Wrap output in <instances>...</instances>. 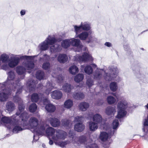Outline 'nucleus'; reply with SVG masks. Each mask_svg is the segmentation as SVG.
I'll list each match as a JSON object with an SVG mask.
<instances>
[{
  "mask_svg": "<svg viewBox=\"0 0 148 148\" xmlns=\"http://www.w3.org/2000/svg\"><path fill=\"white\" fill-rule=\"evenodd\" d=\"M29 117V115L25 112H21L20 115V118L25 124V128L30 129L33 133L38 135L44 134L45 133V130L48 128L49 125L44 122H41L38 124V120L34 117H31L29 121L27 122Z\"/></svg>",
  "mask_w": 148,
  "mask_h": 148,
  "instance_id": "obj_1",
  "label": "nucleus"
},
{
  "mask_svg": "<svg viewBox=\"0 0 148 148\" xmlns=\"http://www.w3.org/2000/svg\"><path fill=\"white\" fill-rule=\"evenodd\" d=\"M9 56L4 53L0 56V69L5 71L9 69V67L13 68L19 64L20 59H29L31 57L29 56H21L20 55H14L12 54Z\"/></svg>",
  "mask_w": 148,
  "mask_h": 148,
  "instance_id": "obj_2",
  "label": "nucleus"
},
{
  "mask_svg": "<svg viewBox=\"0 0 148 148\" xmlns=\"http://www.w3.org/2000/svg\"><path fill=\"white\" fill-rule=\"evenodd\" d=\"M8 77L7 80L6 82L2 83L4 84V85H5L6 84H10L11 83L12 86V88L14 90L13 87H14V89H16L17 91L16 92V96H14L16 97V99H18V97L19 98L18 96V95L20 94L22 91V88H24L25 90L27 91L28 90L29 92H31L34 90L35 87V84L33 81L30 80L27 82L26 84V87H22L21 85V84L19 82V80L17 79L15 81V84L14 82V78L15 75L13 71H11L9 72L8 73Z\"/></svg>",
  "mask_w": 148,
  "mask_h": 148,
  "instance_id": "obj_3",
  "label": "nucleus"
},
{
  "mask_svg": "<svg viewBox=\"0 0 148 148\" xmlns=\"http://www.w3.org/2000/svg\"><path fill=\"white\" fill-rule=\"evenodd\" d=\"M16 97H14L13 100L15 102H18V103L19 111L16 112V114L11 117L5 116L2 118L1 121L3 125L9 130H11L13 127V124L14 121L13 118L14 119L19 118V115L23 111L25 108V106L22 103V101L20 98L18 97V99H16Z\"/></svg>",
  "mask_w": 148,
  "mask_h": 148,
  "instance_id": "obj_4",
  "label": "nucleus"
},
{
  "mask_svg": "<svg viewBox=\"0 0 148 148\" xmlns=\"http://www.w3.org/2000/svg\"><path fill=\"white\" fill-rule=\"evenodd\" d=\"M57 40L54 35H49L45 41L41 43L39 45V49L42 51H45L49 48V45H51L50 48L51 53L60 51L61 46L57 43Z\"/></svg>",
  "mask_w": 148,
  "mask_h": 148,
  "instance_id": "obj_5",
  "label": "nucleus"
},
{
  "mask_svg": "<svg viewBox=\"0 0 148 148\" xmlns=\"http://www.w3.org/2000/svg\"><path fill=\"white\" fill-rule=\"evenodd\" d=\"M45 133L49 138V143L50 145L53 144V142L51 139L55 143V142H57L60 139L64 138L66 135V132L64 131L60 130L55 131L53 128L49 126L45 130Z\"/></svg>",
  "mask_w": 148,
  "mask_h": 148,
  "instance_id": "obj_6",
  "label": "nucleus"
},
{
  "mask_svg": "<svg viewBox=\"0 0 148 148\" xmlns=\"http://www.w3.org/2000/svg\"><path fill=\"white\" fill-rule=\"evenodd\" d=\"M69 133L70 137L72 138L71 142L73 143H76L78 145L83 144L85 145L86 148H97V144L93 143L91 141L90 142L89 140H86L85 136H82L78 138L75 136L72 131H70Z\"/></svg>",
  "mask_w": 148,
  "mask_h": 148,
  "instance_id": "obj_7",
  "label": "nucleus"
},
{
  "mask_svg": "<svg viewBox=\"0 0 148 148\" xmlns=\"http://www.w3.org/2000/svg\"><path fill=\"white\" fill-rule=\"evenodd\" d=\"M31 58L29 59H22L25 61L23 63V65L25 68L21 66H18L16 68V71L19 75L23 74L25 72V69L31 70L34 67V64L33 62V58L34 56H30Z\"/></svg>",
  "mask_w": 148,
  "mask_h": 148,
  "instance_id": "obj_8",
  "label": "nucleus"
},
{
  "mask_svg": "<svg viewBox=\"0 0 148 148\" xmlns=\"http://www.w3.org/2000/svg\"><path fill=\"white\" fill-rule=\"evenodd\" d=\"M129 104L125 100H122L118 103V113L116 118L120 119L123 117L127 114L126 110L129 107Z\"/></svg>",
  "mask_w": 148,
  "mask_h": 148,
  "instance_id": "obj_9",
  "label": "nucleus"
},
{
  "mask_svg": "<svg viewBox=\"0 0 148 148\" xmlns=\"http://www.w3.org/2000/svg\"><path fill=\"white\" fill-rule=\"evenodd\" d=\"M19 116V118H17L16 119H14V117H13L14 121L12 127H14V128L12 131L14 133H17L20 131L27 129V128H25V126L24 123L20 118V115Z\"/></svg>",
  "mask_w": 148,
  "mask_h": 148,
  "instance_id": "obj_10",
  "label": "nucleus"
},
{
  "mask_svg": "<svg viewBox=\"0 0 148 148\" xmlns=\"http://www.w3.org/2000/svg\"><path fill=\"white\" fill-rule=\"evenodd\" d=\"M84 50L86 52L83 53L82 56H79L78 54H77L74 56V60L76 61H78L79 62H86L88 60H92L93 58L90 54L89 52L88 51L87 48L84 47Z\"/></svg>",
  "mask_w": 148,
  "mask_h": 148,
  "instance_id": "obj_11",
  "label": "nucleus"
},
{
  "mask_svg": "<svg viewBox=\"0 0 148 148\" xmlns=\"http://www.w3.org/2000/svg\"><path fill=\"white\" fill-rule=\"evenodd\" d=\"M104 130H106V132H102L101 133L99 138L103 141H106L108 139L110 138L112 135V132L111 128L108 125L105 124L101 126Z\"/></svg>",
  "mask_w": 148,
  "mask_h": 148,
  "instance_id": "obj_12",
  "label": "nucleus"
},
{
  "mask_svg": "<svg viewBox=\"0 0 148 148\" xmlns=\"http://www.w3.org/2000/svg\"><path fill=\"white\" fill-rule=\"evenodd\" d=\"M110 71L112 72V74L110 75H108V74H106L104 75L105 79L108 80H114L117 82L120 81L121 80V78L116 74L118 73L117 67L114 66H111L109 68Z\"/></svg>",
  "mask_w": 148,
  "mask_h": 148,
  "instance_id": "obj_13",
  "label": "nucleus"
},
{
  "mask_svg": "<svg viewBox=\"0 0 148 148\" xmlns=\"http://www.w3.org/2000/svg\"><path fill=\"white\" fill-rule=\"evenodd\" d=\"M0 90H2V92H0V101H6L12 94L10 89H6V86L3 84L0 83Z\"/></svg>",
  "mask_w": 148,
  "mask_h": 148,
  "instance_id": "obj_14",
  "label": "nucleus"
},
{
  "mask_svg": "<svg viewBox=\"0 0 148 148\" xmlns=\"http://www.w3.org/2000/svg\"><path fill=\"white\" fill-rule=\"evenodd\" d=\"M71 45L75 48V51L80 52L83 47L80 40L79 39H75L74 38L70 39Z\"/></svg>",
  "mask_w": 148,
  "mask_h": 148,
  "instance_id": "obj_15",
  "label": "nucleus"
},
{
  "mask_svg": "<svg viewBox=\"0 0 148 148\" xmlns=\"http://www.w3.org/2000/svg\"><path fill=\"white\" fill-rule=\"evenodd\" d=\"M45 106L46 110L48 112H53L56 110V107L53 105L49 103V100L47 99H45L43 101H40V104L42 106V104Z\"/></svg>",
  "mask_w": 148,
  "mask_h": 148,
  "instance_id": "obj_16",
  "label": "nucleus"
},
{
  "mask_svg": "<svg viewBox=\"0 0 148 148\" xmlns=\"http://www.w3.org/2000/svg\"><path fill=\"white\" fill-rule=\"evenodd\" d=\"M105 73V71L102 69H97L94 73V79L98 80L102 77L103 74Z\"/></svg>",
  "mask_w": 148,
  "mask_h": 148,
  "instance_id": "obj_17",
  "label": "nucleus"
},
{
  "mask_svg": "<svg viewBox=\"0 0 148 148\" xmlns=\"http://www.w3.org/2000/svg\"><path fill=\"white\" fill-rule=\"evenodd\" d=\"M51 95L52 98L56 99H60L62 96V92L58 90H55L51 92Z\"/></svg>",
  "mask_w": 148,
  "mask_h": 148,
  "instance_id": "obj_18",
  "label": "nucleus"
},
{
  "mask_svg": "<svg viewBox=\"0 0 148 148\" xmlns=\"http://www.w3.org/2000/svg\"><path fill=\"white\" fill-rule=\"evenodd\" d=\"M92 119L93 121L95 122L98 124H100L101 127L103 126V125H101L102 123L103 122L102 120V117L99 114H97L94 115L93 116ZM104 125V124L103 125Z\"/></svg>",
  "mask_w": 148,
  "mask_h": 148,
  "instance_id": "obj_19",
  "label": "nucleus"
},
{
  "mask_svg": "<svg viewBox=\"0 0 148 148\" xmlns=\"http://www.w3.org/2000/svg\"><path fill=\"white\" fill-rule=\"evenodd\" d=\"M51 125L53 127H56L60 125V122L58 119L53 117L48 119Z\"/></svg>",
  "mask_w": 148,
  "mask_h": 148,
  "instance_id": "obj_20",
  "label": "nucleus"
},
{
  "mask_svg": "<svg viewBox=\"0 0 148 148\" xmlns=\"http://www.w3.org/2000/svg\"><path fill=\"white\" fill-rule=\"evenodd\" d=\"M6 109L9 112L12 111L15 109L14 104L10 101L7 102L6 105Z\"/></svg>",
  "mask_w": 148,
  "mask_h": 148,
  "instance_id": "obj_21",
  "label": "nucleus"
},
{
  "mask_svg": "<svg viewBox=\"0 0 148 148\" xmlns=\"http://www.w3.org/2000/svg\"><path fill=\"white\" fill-rule=\"evenodd\" d=\"M47 89L46 90L45 93L47 94L48 95L50 92L53 88H56L57 87L56 86L55 84L52 82H51L50 83H47L46 85Z\"/></svg>",
  "mask_w": 148,
  "mask_h": 148,
  "instance_id": "obj_22",
  "label": "nucleus"
},
{
  "mask_svg": "<svg viewBox=\"0 0 148 148\" xmlns=\"http://www.w3.org/2000/svg\"><path fill=\"white\" fill-rule=\"evenodd\" d=\"M88 124L89 129L91 131L94 132L98 128V124L95 122L90 121L89 122Z\"/></svg>",
  "mask_w": 148,
  "mask_h": 148,
  "instance_id": "obj_23",
  "label": "nucleus"
},
{
  "mask_svg": "<svg viewBox=\"0 0 148 148\" xmlns=\"http://www.w3.org/2000/svg\"><path fill=\"white\" fill-rule=\"evenodd\" d=\"M85 127V126L82 123H76L75 125L74 129L76 131L78 132H81L83 130Z\"/></svg>",
  "mask_w": 148,
  "mask_h": 148,
  "instance_id": "obj_24",
  "label": "nucleus"
},
{
  "mask_svg": "<svg viewBox=\"0 0 148 148\" xmlns=\"http://www.w3.org/2000/svg\"><path fill=\"white\" fill-rule=\"evenodd\" d=\"M88 33L87 32L84 31L82 32L78 35H75L76 38H78L81 40H85L88 38Z\"/></svg>",
  "mask_w": 148,
  "mask_h": 148,
  "instance_id": "obj_25",
  "label": "nucleus"
},
{
  "mask_svg": "<svg viewBox=\"0 0 148 148\" xmlns=\"http://www.w3.org/2000/svg\"><path fill=\"white\" fill-rule=\"evenodd\" d=\"M68 60L67 55L64 54H60L58 58V61L61 63L66 62Z\"/></svg>",
  "mask_w": 148,
  "mask_h": 148,
  "instance_id": "obj_26",
  "label": "nucleus"
},
{
  "mask_svg": "<svg viewBox=\"0 0 148 148\" xmlns=\"http://www.w3.org/2000/svg\"><path fill=\"white\" fill-rule=\"evenodd\" d=\"M116 108L115 107H107L106 111V114L108 115H114L116 112Z\"/></svg>",
  "mask_w": 148,
  "mask_h": 148,
  "instance_id": "obj_27",
  "label": "nucleus"
},
{
  "mask_svg": "<svg viewBox=\"0 0 148 148\" xmlns=\"http://www.w3.org/2000/svg\"><path fill=\"white\" fill-rule=\"evenodd\" d=\"M69 71L71 74L75 75L78 72L79 70L78 68L76 66L73 65L69 68Z\"/></svg>",
  "mask_w": 148,
  "mask_h": 148,
  "instance_id": "obj_28",
  "label": "nucleus"
},
{
  "mask_svg": "<svg viewBox=\"0 0 148 148\" xmlns=\"http://www.w3.org/2000/svg\"><path fill=\"white\" fill-rule=\"evenodd\" d=\"M72 87L69 84L66 83L63 85L62 90L66 92H69L71 91Z\"/></svg>",
  "mask_w": 148,
  "mask_h": 148,
  "instance_id": "obj_29",
  "label": "nucleus"
},
{
  "mask_svg": "<svg viewBox=\"0 0 148 148\" xmlns=\"http://www.w3.org/2000/svg\"><path fill=\"white\" fill-rule=\"evenodd\" d=\"M81 25L82 29L84 30L88 31L90 29V25L89 23L88 22H82Z\"/></svg>",
  "mask_w": 148,
  "mask_h": 148,
  "instance_id": "obj_30",
  "label": "nucleus"
},
{
  "mask_svg": "<svg viewBox=\"0 0 148 148\" xmlns=\"http://www.w3.org/2000/svg\"><path fill=\"white\" fill-rule=\"evenodd\" d=\"M84 78V75L82 74L79 73L75 77L74 80L76 82L79 83L82 81Z\"/></svg>",
  "mask_w": 148,
  "mask_h": 148,
  "instance_id": "obj_31",
  "label": "nucleus"
},
{
  "mask_svg": "<svg viewBox=\"0 0 148 148\" xmlns=\"http://www.w3.org/2000/svg\"><path fill=\"white\" fill-rule=\"evenodd\" d=\"M89 107L88 103L86 102H82L81 103L79 106L80 109L82 111H85Z\"/></svg>",
  "mask_w": 148,
  "mask_h": 148,
  "instance_id": "obj_32",
  "label": "nucleus"
},
{
  "mask_svg": "<svg viewBox=\"0 0 148 148\" xmlns=\"http://www.w3.org/2000/svg\"><path fill=\"white\" fill-rule=\"evenodd\" d=\"M70 39H66L63 40L62 42V46L64 48H66L71 45Z\"/></svg>",
  "mask_w": 148,
  "mask_h": 148,
  "instance_id": "obj_33",
  "label": "nucleus"
},
{
  "mask_svg": "<svg viewBox=\"0 0 148 148\" xmlns=\"http://www.w3.org/2000/svg\"><path fill=\"white\" fill-rule=\"evenodd\" d=\"M73 104V102L70 99H68L66 100L64 103V107L69 109L71 108Z\"/></svg>",
  "mask_w": 148,
  "mask_h": 148,
  "instance_id": "obj_34",
  "label": "nucleus"
},
{
  "mask_svg": "<svg viewBox=\"0 0 148 148\" xmlns=\"http://www.w3.org/2000/svg\"><path fill=\"white\" fill-rule=\"evenodd\" d=\"M44 72L42 71L39 70L36 73V76L37 79L41 80L44 78Z\"/></svg>",
  "mask_w": 148,
  "mask_h": 148,
  "instance_id": "obj_35",
  "label": "nucleus"
},
{
  "mask_svg": "<svg viewBox=\"0 0 148 148\" xmlns=\"http://www.w3.org/2000/svg\"><path fill=\"white\" fill-rule=\"evenodd\" d=\"M73 97L75 99H81L84 97V95L83 93L81 92H79L74 94Z\"/></svg>",
  "mask_w": 148,
  "mask_h": 148,
  "instance_id": "obj_36",
  "label": "nucleus"
},
{
  "mask_svg": "<svg viewBox=\"0 0 148 148\" xmlns=\"http://www.w3.org/2000/svg\"><path fill=\"white\" fill-rule=\"evenodd\" d=\"M110 88L111 91H115L118 88L116 83L114 82H111L110 85Z\"/></svg>",
  "mask_w": 148,
  "mask_h": 148,
  "instance_id": "obj_37",
  "label": "nucleus"
},
{
  "mask_svg": "<svg viewBox=\"0 0 148 148\" xmlns=\"http://www.w3.org/2000/svg\"><path fill=\"white\" fill-rule=\"evenodd\" d=\"M84 71L88 75H90L92 73L93 69L90 66L88 65L85 68Z\"/></svg>",
  "mask_w": 148,
  "mask_h": 148,
  "instance_id": "obj_38",
  "label": "nucleus"
},
{
  "mask_svg": "<svg viewBox=\"0 0 148 148\" xmlns=\"http://www.w3.org/2000/svg\"><path fill=\"white\" fill-rule=\"evenodd\" d=\"M66 135L65 136V138L63 139H60L58 141H57V142H55V144L56 145H57L60 147H64L66 145L67 143L68 142H60V140H61L62 139H64L65 138L66 136Z\"/></svg>",
  "mask_w": 148,
  "mask_h": 148,
  "instance_id": "obj_39",
  "label": "nucleus"
},
{
  "mask_svg": "<svg viewBox=\"0 0 148 148\" xmlns=\"http://www.w3.org/2000/svg\"><path fill=\"white\" fill-rule=\"evenodd\" d=\"M87 42L88 43H91L95 44L98 42V40L97 38L92 37L88 38Z\"/></svg>",
  "mask_w": 148,
  "mask_h": 148,
  "instance_id": "obj_40",
  "label": "nucleus"
},
{
  "mask_svg": "<svg viewBox=\"0 0 148 148\" xmlns=\"http://www.w3.org/2000/svg\"><path fill=\"white\" fill-rule=\"evenodd\" d=\"M37 106L36 104L35 103H33L29 107V110L31 112H34L37 110Z\"/></svg>",
  "mask_w": 148,
  "mask_h": 148,
  "instance_id": "obj_41",
  "label": "nucleus"
},
{
  "mask_svg": "<svg viewBox=\"0 0 148 148\" xmlns=\"http://www.w3.org/2000/svg\"><path fill=\"white\" fill-rule=\"evenodd\" d=\"M75 32L76 33L75 35H78L81 32L82 29L81 25L79 26L75 25L74 26Z\"/></svg>",
  "mask_w": 148,
  "mask_h": 148,
  "instance_id": "obj_42",
  "label": "nucleus"
},
{
  "mask_svg": "<svg viewBox=\"0 0 148 148\" xmlns=\"http://www.w3.org/2000/svg\"><path fill=\"white\" fill-rule=\"evenodd\" d=\"M107 100L108 103L110 104L114 103L116 101L115 98L112 96L108 97L107 98Z\"/></svg>",
  "mask_w": 148,
  "mask_h": 148,
  "instance_id": "obj_43",
  "label": "nucleus"
},
{
  "mask_svg": "<svg viewBox=\"0 0 148 148\" xmlns=\"http://www.w3.org/2000/svg\"><path fill=\"white\" fill-rule=\"evenodd\" d=\"M84 117L82 116H77L75 117L74 121L75 123H82L81 122L84 119Z\"/></svg>",
  "mask_w": 148,
  "mask_h": 148,
  "instance_id": "obj_44",
  "label": "nucleus"
},
{
  "mask_svg": "<svg viewBox=\"0 0 148 148\" xmlns=\"http://www.w3.org/2000/svg\"><path fill=\"white\" fill-rule=\"evenodd\" d=\"M119 125V121L118 119H115L113 121L112 124V128L113 129H117Z\"/></svg>",
  "mask_w": 148,
  "mask_h": 148,
  "instance_id": "obj_45",
  "label": "nucleus"
},
{
  "mask_svg": "<svg viewBox=\"0 0 148 148\" xmlns=\"http://www.w3.org/2000/svg\"><path fill=\"white\" fill-rule=\"evenodd\" d=\"M39 99L38 95L36 93L33 94L31 97V100L32 101L36 102Z\"/></svg>",
  "mask_w": 148,
  "mask_h": 148,
  "instance_id": "obj_46",
  "label": "nucleus"
},
{
  "mask_svg": "<svg viewBox=\"0 0 148 148\" xmlns=\"http://www.w3.org/2000/svg\"><path fill=\"white\" fill-rule=\"evenodd\" d=\"M42 67L43 69L47 70L49 69L50 67V64L49 62L44 63L42 64Z\"/></svg>",
  "mask_w": 148,
  "mask_h": 148,
  "instance_id": "obj_47",
  "label": "nucleus"
},
{
  "mask_svg": "<svg viewBox=\"0 0 148 148\" xmlns=\"http://www.w3.org/2000/svg\"><path fill=\"white\" fill-rule=\"evenodd\" d=\"M87 85L89 87L93 85V81L91 79H88L86 82Z\"/></svg>",
  "mask_w": 148,
  "mask_h": 148,
  "instance_id": "obj_48",
  "label": "nucleus"
},
{
  "mask_svg": "<svg viewBox=\"0 0 148 148\" xmlns=\"http://www.w3.org/2000/svg\"><path fill=\"white\" fill-rule=\"evenodd\" d=\"M57 81L58 83H62L63 82L64 78L62 75H59L57 77Z\"/></svg>",
  "mask_w": 148,
  "mask_h": 148,
  "instance_id": "obj_49",
  "label": "nucleus"
},
{
  "mask_svg": "<svg viewBox=\"0 0 148 148\" xmlns=\"http://www.w3.org/2000/svg\"><path fill=\"white\" fill-rule=\"evenodd\" d=\"M34 133V134H36V135H34V137H33L34 140H33V141H34L35 140L36 141H37V140H38L39 139V136H39V135H38V134H36V133ZM45 134H46V133H45V134H44L42 135H44Z\"/></svg>",
  "mask_w": 148,
  "mask_h": 148,
  "instance_id": "obj_50",
  "label": "nucleus"
},
{
  "mask_svg": "<svg viewBox=\"0 0 148 148\" xmlns=\"http://www.w3.org/2000/svg\"><path fill=\"white\" fill-rule=\"evenodd\" d=\"M44 59L46 60L49 61L50 60V58L49 56H47V54H45L44 55Z\"/></svg>",
  "mask_w": 148,
  "mask_h": 148,
  "instance_id": "obj_51",
  "label": "nucleus"
},
{
  "mask_svg": "<svg viewBox=\"0 0 148 148\" xmlns=\"http://www.w3.org/2000/svg\"><path fill=\"white\" fill-rule=\"evenodd\" d=\"M104 45L108 47H111L112 46V44L109 42H106L105 43Z\"/></svg>",
  "mask_w": 148,
  "mask_h": 148,
  "instance_id": "obj_52",
  "label": "nucleus"
},
{
  "mask_svg": "<svg viewBox=\"0 0 148 148\" xmlns=\"http://www.w3.org/2000/svg\"><path fill=\"white\" fill-rule=\"evenodd\" d=\"M66 123H64V125L65 126H69L71 125V124L69 123V121L66 120Z\"/></svg>",
  "mask_w": 148,
  "mask_h": 148,
  "instance_id": "obj_53",
  "label": "nucleus"
},
{
  "mask_svg": "<svg viewBox=\"0 0 148 148\" xmlns=\"http://www.w3.org/2000/svg\"><path fill=\"white\" fill-rule=\"evenodd\" d=\"M26 11L25 10H22L20 12V14L21 16L24 15L26 13Z\"/></svg>",
  "mask_w": 148,
  "mask_h": 148,
  "instance_id": "obj_54",
  "label": "nucleus"
},
{
  "mask_svg": "<svg viewBox=\"0 0 148 148\" xmlns=\"http://www.w3.org/2000/svg\"><path fill=\"white\" fill-rule=\"evenodd\" d=\"M124 48L125 49V50H127V49L126 47H127V49L129 48L128 46H126V45H125L124 46Z\"/></svg>",
  "mask_w": 148,
  "mask_h": 148,
  "instance_id": "obj_55",
  "label": "nucleus"
},
{
  "mask_svg": "<svg viewBox=\"0 0 148 148\" xmlns=\"http://www.w3.org/2000/svg\"><path fill=\"white\" fill-rule=\"evenodd\" d=\"M88 116H89V117H88V118L89 119V117H92V113H90L89 114Z\"/></svg>",
  "mask_w": 148,
  "mask_h": 148,
  "instance_id": "obj_56",
  "label": "nucleus"
},
{
  "mask_svg": "<svg viewBox=\"0 0 148 148\" xmlns=\"http://www.w3.org/2000/svg\"><path fill=\"white\" fill-rule=\"evenodd\" d=\"M93 67H97V66L95 64H92Z\"/></svg>",
  "mask_w": 148,
  "mask_h": 148,
  "instance_id": "obj_57",
  "label": "nucleus"
},
{
  "mask_svg": "<svg viewBox=\"0 0 148 148\" xmlns=\"http://www.w3.org/2000/svg\"><path fill=\"white\" fill-rule=\"evenodd\" d=\"M146 107H147V108L148 109V103Z\"/></svg>",
  "mask_w": 148,
  "mask_h": 148,
  "instance_id": "obj_58",
  "label": "nucleus"
},
{
  "mask_svg": "<svg viewBox=\"0 0 148 148\" xmlns=\"http://www.w3.org/2000/svg\"><path fill=\"white\" fill-rule=\"evenodd\" d=\"M42 106V107H44V106L43 105V106Z\"/></svg>",
  "mask_w": 148,
  "mask_h": 148,
  "instance_id": "obj_59",
  "label": "nucleus"
},
{
  "mask_svg": "<svg viewBox=\"0 0 148 148\" xmlns=\"http://www.w3.org/2000/svg\"><path fill=\"white\" fill-rule=\"evenodd\" d=\"M82 66H81V68H82Z\"/></svg>",
  "mask_w": 148,
  "mask_h": 148,
  "instance_id": "obj_60",
  "label": "nucleus"
},
{
  "mask_svg": "<svg viewBox=\"0 0 148 148\" xmlns=\"http://www.w3.org/2000/svg\"><path fill=\"white\" fill-rule=\"evenodd\" d=\"M113 95H114V94H113Z\"/></svg>",
  "mask_w": 148,
  "mask_h": 148,
  "instance_id": "obj_61",
  "label": "nucleus"
}]
</instances>
